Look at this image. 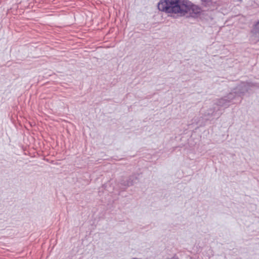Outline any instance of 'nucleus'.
<instances>
[{
  "mask_svg": "<svg viewBox=\"0 0 259 259\" xmlns=\"http://www.w3.org/2000/svg\"><path fill=\"white\" fill-rule=\"evenodd\" d=\"M185 0H163L161 1L158 5L160 11L167 13L177 14L182 16Z\"/></svg>",
  "mask_w": 259,
  "mask_h": 259,
  "instance_id": "nucleus-1",
  "label": "nucleus"
},
{
  "mask_svg": "<svg viewBox=\"0 0 259 259\" xmlns=\"http://www.w3.org/2000/svg\"><path fill=\"white\" fill-rule=\"evenodd\" d=\"M183 10L182 16L188 14L191 17H195L201 12V9L198 6L193 4L188 0L184 1Z\"/></svg>",
  "mask_w": 259,
  "mask_h": 259,
  "instance_id": "nucleus-2",
  "label": "nucleus"
},
{
  "mask_svg": "<svg viewBox=\"0 0 259 259\" xmlns=\"http://www.w3.org/2000/svg\"><path fill=\"white\" fill-rule=\"evenodd\" d=\"M250 37L254 42L259 41V20L253 24L250 31Z\"/></svg>",
  "mask_w": 259,
  "mask_h": 259,
  "instance_id": "nucleus-3",
  "label": "nucleus"
},
{
  "mask_svg": "<svg viewBox=\"0 0 259 259\" xmlns=\"http://www.w3.org/2000/svg\"><path fill=\"white\" fill-rule=\"evenodd\" d=\"M253 86V84L250 83H243L241 84V87L243 88L241 93H244L247 92L249 89V88Z\"/></svg>",
  "mask_w": 259,
  "mask_h": 259,
  "instance_id": "nucleus-4",
  "label": "nucleus"
},
{
  "mask_svg": "<svg viewBox=\"0 0 259 259\" xmlns=\"http://www.w3.org/2000/svg\"><path fill=\"white\" fill-rule=\"evenodd\" d=\"M206 5H209L213 3H215V0H201Z\"/></svg>",
  "mask_w": 259,
  "mask_h": 259,
  "instance_id": "nucleus-5",
  "label": "nucleus"
},
{
  "mask_svg": "<svg viewBox=\"0 0 259 259\" xmlns=\"http://www.w3.org/2000/svg\"><path fill=\"white\" fill-rule=\"evenodd\" d=\"M227 102V100L226 99H221L220 101H219V105H221V106H224V105H225V103Z\"/></svg>",
  "mask_w": 259,
  "mask_h": 259,
  "instance_id": "nucleus-6",
  "label": "nucleus"
},
{
  "mask_svg": "<svg viewBox=\"0 0 259 259\" xmlns=\"http://www.w3.org/2000/svg\"><path fill=\"white\" fill-rule=\"evenodd\" d=\"M132 185V183H128L127 184V185H128V186H129V185Z\"/></svg>",
  "mask_w": 259,
  "mask_h": 259,
  "instance_id": "nucleus-7",
  "label": "nucleus"
}]
</instances>
